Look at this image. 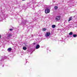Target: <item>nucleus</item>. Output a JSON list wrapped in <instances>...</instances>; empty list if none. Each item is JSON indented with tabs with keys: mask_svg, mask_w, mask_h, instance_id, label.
<instances>
[{
	"mask_svg": "<svg viewBox=\"0 0 77 77\" xmlns=\"http://www.w3.org/2000/svg\"><path fill=\"white\" fill-rule=\"evenodd\" d=\"M11 50H12V48H9L7 50V51H11Z\"/></svg>",
	"mask_w": 77,
	"mask_h": 77,
	"instance_id": "nucleus-6",
	"label": "nucleus"
},
{
	"mask_svg": "<svg viewBox=\"0 0 77 77\" xmlns=\"http://www.w3.org/2000/svg\"><path fill=\"white\" fill-rule=\"evenodd\" d=\"M58 9V7L57 6H55L54 7V9L55 10H57Z\"/></svg>",
	"mask_w": 77,
	"mask_h": 77,
	"instance_id": "nucleus-5",
	"label": "nucleus"
},
{
	"mask_svg": "<svg viewBox=\"0 0 77 77\" xmlns=\"http://www.w3.org/2000/svg\"><path fill=\"white\" fill-rule=\"evenodd\" d=\"M11 36H12V35L10 34L8 35V38H10Z\"/></svg>",
	"mask_w": 77,
	"mask_h": 77,
	"instance_id": "nucleus-8",
	"label": "nucleus"
},
{
	"mask_svg": "<svg viewBox=\"0 0 77 77\" xmlns=\"http://www.w3.org/2000/svg\"><path fill=\"white\" fill-rule=\"evenodd\" d=\"M40 47V46L39 45H37L36 46V47H35V48L36 49H38Z\"/></svg>",
	"mask_w": 77,
	"mask_h": 77,
	"instance_id": "nucleus-4",
	"label": "nucleus"
},
{
	"mask_svg": "<svg viewBox=\"0 0 77 77\" xmlns=\"http://www.w3.org/2000/svg\"><path fill=\"white\" fill-rule=\"evenodd\" d=\"M72 19V17H70L69 18V20H68V21H70Z\"/></svg>",
	"mask_w": 77,
	"mask_h": 77,
	"instance_id": "nucleus-7",
	"label": "nucleus"
},
{
	"mask_svg": "<svg viewBox=\"0 0 77 77\" xmlns=\"http://www.w3.org/2000/svg\"><path fill=\"white\" fill-rule=\"evenodd\" d=\"M23 49L24 50H26V49H27V48L26 47H23Z\"/></svg>",
	"mask_w": 77,
	"mask_h": 77,
	"instance_id": "nucleus-10",
	"label": "nucleus"
},
{
	"mask_svg": "<svg viewBox=\"0 0 77 77\" xmlns=\"http://www.w3.org/2000/svg\"><path fill=\"white\" fill-rule=\"evenodd\" d=\"M50 35V32H47V34H46V36H49Z\"/></svg>",
	"mask_w": 77,
	"mask_h": 77,
	"instance_id": "nucleus-3",
	"label": "nucleus"
},
{
	"mask_svg": "<svg viewBox=\"0 0 77 77\" xmlns=\"http://www.w3.org/2000/svg\"><path fill=\"white\" fill-rule=\"evenodd\" d=\"M77 36V35L76 34H74L73 35V37H74V38H75Z\"/></svg>",
	"mask_w": 77,
	"mask_h": 77,
	"instance_id": "nucleus-12",
	"label": "nucleus"
},
{
	"mask_svg": "<svg viewBox=\"0 0 77 77\" xmlns=\"http://www.w3.org/2000/svg\"><path fill=\"white\" fill-rule=\"evenodd\" d=\"M10 31H12V30H13V29H10Z\"/></svg>",
	"mask_w": 77,
	"mask_h": 77,
	"instance_id": "nucleus-14",
	"label": "nucleus"
},
{
	"mask_svg": "<svg viewBox=\"0 0 77 77\" xmlns=\"http://www.w3.org/2000/svg\"><path fill=\"white\" fill-rule=\"evenodd\" d=\"M43 31H45V30H46V29L43 28Z\"/></svg>",
	"mask_w": 77,
	"mask_h": 77,
	"instance_id": "nucleus-13",
	"label": "nucleus"
},
{
	"mask_svg": "<svg viewBox=\"0 0 77 77\" xmlns=\"http://www.w3.org/2000/svg\"><path fill=\"white\" fill-rule=\"evenodd\" d=\"M69 35H72V32H71L69 34Z\"/></svg>",
	"mask_w": 77,
	"mask_h": 77,
	"instance_id": "nucleus-11",
	"label": "nucleus"
},
{
	"mask_svg": "<svg viewBox=\"0 0 77 77\" xmlns=\"http://www.w3.org/2000/svg\"><path fill=\"white\" fill-rule=\"evenodd\" d=\"M56 27V25H52V28H55Z\"/></svg>",
	"mask_w": 77,
	"mask_h": 77,
	"instance_id": "nucleus-9",
	"label": "nucleus"
},
{
	"mask_svg": "<svg viewBox=\"0 0 77 77\" xmlns=\"http://www.w3.org/2000/svg\"><path fill=\"white\" fill-rule=\"evenodd\" d=\"M60 19V16H57L55 18V20L56 21H59Z\"/></svg>",
	"mask_w": 77,
	"mask_h": 77,
	"instance_id": "nucleus-2",
	"label": "nucleus"
},
{
	"mask_svg": "<svg viewBox=\"0 0 77 77\" xmlns=\"http://www.w3.org/2000/svg\"><path fill=\"white\" fill-rule=\"evenodd\" d=\"M50 10L48 8H47L46 9H45V14H48L50 13Z\"/></svg>",
	"mask_w": 77,
	"mask_h": 77,
	"instance_id": "nucleus-1",
	"label": "nucleus"
},
{
	"mask_svg": "<svg viewBox=\"0 0 77 77\" xmlns=\"http://www.w3.org/2000/svg\"><path fill=\"white\" fill-rule=\"evenodd\" d=\"M25 0H22V1H24Z\"/></svg>",
	"mask_w": 77,
	"mask_h": 77,
	"instance_id": "nucleus-16",
	"label": "nucleus"
},
{
	"mask_svg": "<svg viewBox=\"0 0 77 77\" xmlns=\"http://www.w3.org/2000/svg\"><path fill=\"white\" fill-rule=\"evenodd\" d=\"M1 38V35H0V39Z\"/></svg>",
	"mask_w": 77,
	"mask_h": 77,
	"instance_id": "nucleus-15",
	"label": "nucleus"
}]
</instances>
